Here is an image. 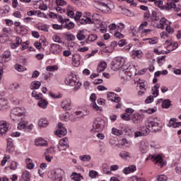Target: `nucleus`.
Returning <instances> with one entry per match:
<instances>
[{
	"instance_id": "7",
	"label": "nucleus",
	"mask_w": 181,
	"mask_h": 181,
	"mask_svg": "<svg viewBox=\"0 0 181 181\" xmlns=\"http://www.w3.org/2000/svg\"><path fill=\"white\" fill-rule=\"evenodd\" d=\"M56 135L59 136V138H62V136H64L65 135H67V129L64 127V124L62 123H58V129L56 131Z\"/></svg>"
},
{
	"instance_id": "21",
	"label": "nucleus",
	"mask_w": 181,
	"mask_h": 181,
	"mask_svg": "<svg viewBox=\"0 0 181 181\" xmlns=\"http://www.w3.org/2000/svg\"><path fill=\"white\" fill-rule=\"evenodd\" d=\"M38 100H39L37 103L38 107H40V108H42V110H46V108H47V105H49V102H47L46 99H43L42 98Z\"/></svg>"
},
{
	"instance_id": "59",
	"label": "nucleus",
	"mask_w": 181,
	"mask_h": 181,
	"mask_svg": "<svg viewBox=\"0 0 181 181\" xmlns=\"http://www.w3.org/2000/svg\"><path fill=\"white\" fill-rule=\"evenodd\" d=\"M98 175V173L95 170H90V171H89V176L92 179H95V177H97Z\"/></svg>"
},
{
	"instance_id": "64",
	"label": "nucleus",
	"mask_w": 181,
	"mask_h": 181,
	"mask_svg": "<svg viewBox=\"0 0 181 181\" xmlns=\"http://www.w3.org/2000/svg\"><path fill=\"white\" fill-rule=\"evenodd\" d=\"M60 119H62V121H69V113L62 115L60 116Z\"/></svg>"
},
{
	"instance_id": "14",
	"label": "nucleus",
	"mask_w": 181,
	"mask_h": 181,
	"mask_svg": "<svg viewBox=\"0 0 181 181\" xmlns=\"http://www.w3.org/2000/svg\"><path fill=\"white\" fill-rule=\"evenodd\" d=\"M165 45H167V50H168V52H173V50H176V49H177L179 44H177V42H170V40H167L165 42Z\"/></svg>"
},
{
	"instance_id": "23",
	"label": "nucleus",
	"mask_w": 181,
	"mask_h": 181,
	"mask_svg": "<svg viewBox=\"0 0 181 181\" xmlns=\"http://www.w3.org/2000/svg\"><path fill=\"white\" fill-rule=\"evenodd\" d=\"M149 147V143H148V141H140V151L141 152L145 153L148 151V148Z\"/></svg>"
},
{
	"instance_id": "10",
	"label": "nucleus",
	"mask_w": 181,
	"mask_h": 181,
	"mask_svg": "<svg viewBox=\"0 0 181 181\" xmlns=\"http://www.w3.org/2000/svg\"><path fill=\"white\" fill-rule=\"evenodd\" d=\"M149 159H152L153 162H156V163H160V166H163V160L162 159V156L160 155L155 154L152 156H149L146 158V160H149Z\"/></svg>"
},
{
	"instance_id": "22",
	"label": "nucleus",
	"mask_w": 181,
	"mask_h": 181,
	"mask_svg": "<svg viewBox=\"0 0 181 181\" xmlns=\"http://www.w3.org/2000/svg\"><path fill=\"white\" fill-rule=\"evenodd\" d=\"M61 107L64 110H71V100L66 99L62 101Z\"/></svg>"
},
{
	"instance_id": "27",
	"label": "nucleus",
	"mask_w": 181,
	"mask_h": 181,
	"mask_svg": "<svg viewBox=\"0 0 181 181\" xmlns=\"http://www.w3.org/2000/svg\"><path fill=\"white\" fill-rule=\"evenodd\" d=\"M1 59L4 60V62H10L11 59V52L10 51H5L1 56Z\"/></svg>"
},
{
	"instance_id": "38",
	"label": "nucleus",
	"mask_w": 181,
	"mask_h": 181,
	"mask_svg": "<svg viewBox=\"0 0 181 181\" xmlns=\"http://www.w3.org/2000/svg\"><path fill=\"white\" fill-rule=\"evenodd\" d=\"M20 45H22V39L19 37L16 38V43L11 45V49H16Z\"/></svg>"
},
{
	"instance_id": "3",
	"label": "nucleus",
	"mask_w": 181,
	"mask_h": 181,
	"mask_svg": "<svg viewBox=\"0 0 181 181\" xmlns=\"http://www.w3.org/2000/svg\"><path fill=\"white\" fill-rule=\"evenodd\" d=\"M125 59L124 57H117L115 62L112 64V69L115 71L117 70H120V73H127L128 71V68H125Z\"/></svg>"
},
{
	"instance_id": "30",
	"label": "nucleus",
	"mask_w": 181,
	"mask_h": 181,
	"mask_svg": "<svg viewBox=\"0 0 181 181\" xmlns=\"http://www.w3.org/2000/svg\"><path fill=\"white\" fill-rule=\"evenodd\" d=\"M6 151L8 152H12L13 151V140L9 138L7 139V148Z\"/></svg>"
},
{
	"instance_id": "37",
	"label": "nucleus",
	"mask_w": 181,
	"mask_h": 181,
	"mask_svg": "<svg viewBox=\"0 0 181 181\" xmlns=\"http://www.w3.org/2000/svg\"><path fill=\"white\" fill-rule=\"evenodd\" d=\"M6 105H8V100H6L4 98L0 99V111H2V110H5L6 108Z\"/></svg>"
},
{
	"instance_id": "44",
	"label": "nucleus",
	"mask_w": 181,
	"mask_h": 181,
	"mask_svg": "<svg viewBox=\"0 0 181 181\" xmlns=\"http://www.w3.org/2000/svg\"><path fill=\"white\" fill-rule=\"evenodd\" d=\"M132 56L134 59H135V57H138V59H141V57H142V52L141 50H133Z\"/></svg>"
},
{
	"instance_id": "52",
	"label": "nucleus",
	"mask_w": 181,
	"mask_h": 181,
	"mask_svg": "<svg viewBox=\"0 0 181 181\" xmlns=\"http://www.w3.org/2000/svg\"><path fill=\"white\" fill-rule=\"evenodd\" d=\"M64 28H65L66 29H69V30L74 29V23L69 22L68 23H66L65 25H64Z\"/></svg>"
},
{
	"instance_id": "32",
	"label": "nucleus",
	"mask_w": 181,
	"mask_h": 181,
	"mask_svg": "<svg viewBox=\"0 0 181 181\" xmlns=\"http://www.w3.org/2000/svg\"><path fill=\"white\" fill-rule=\"evenodd\" d=\"M80 25H87V23H93L91 18L88 17H83L78 21Z\"/></svg>"
},
{
	"instance_id": "17",
	"label": "nucleus",
	"mask_w": 181,
	"mask_h": 181,
	"mask_svg": "<svg viewBox=\"0 0 181 181\" xmlns=\"http://www.w3.org/2000/svg\"><path fill=\"white\" fill-rule=\"evenodd\" d=\"M49 50L52 53H54V54H57V53H60L62 50V46L58 44H51Z\"/></svg>"
},
{
	"instance_id": "47",
	"label": "nucleus",
	"mask_w": 181,
	"mask_h": 181,
	"mask_svg": "<svg viewBox=\"0 0 181 181\" xmlns=\"http://www.w3.org/2000/svg\"><path fill=\"white\" fill-rule=\"evenodd\" d=\"M11 159V156L9 155H4L3 160L1 162V166H5L6 165V162H9V160Z\"/></svg>"
},
{
	"instance_id": "49",
	"label": "nucleus",
	"mask_w": 181,
	"mask_h": 181,
	"mask_svg": "<svg viewBox=\"0 0 181 181\" xmlns=\"http://www.w3.org/2000/svg\"><path fill=\"white\" fill-rule=\"evenodd\" d=\"M112 134H113V135H116L117 136H119L122 135L123 132H122V130H119L117 128H112Z\"/></svg>"
},
{
	"instance_id": "4",
	"label": "nucleus",
	"mask_w": 181,
	"mask_h": 181,
	"mask_svg": "<svg viewBox=\"0 0 181 181\" xmlns=\"http://www.w3.org/2000/svg\"><path fill=\"white\" fill-rule=\"evenodd\" d=\"M104 128H105V122L103 120V119L98 117L93 121L90 132L91 134L101 132L102 131H104Z\"/></svg>"
},
{
	"instance_id": "39",
	"label": "nucleus",
	"mask_w": 181,
	"mask_h": 181,
	"mask_svg": "<svg viewBox=\"0 0 181 181\" xmlns=\"http://www.w3.org/2000/svg\"><path fill=\"white\" fill-rule=\"evenodd\" d=\"M144 40H147V42H148V43H149V45H156V43H158V42H159V39L158 38V37L147 38V39H145Z\"/></svg>"
},
{
	"instance_id": "12",
	"label": "nucleus",
	"mask_w": 181,
	"mask_h": 181,
	"mask_svg": "<svg viewBox=\"0 0 181 181\" xmlns=\"http://www.w3.org/2000/svg\"><path fill=\"white\" fill-rule=\"evenodd\" d=\"M9 128H11V125L6 122H0V135H4V134H6L7 131H9Z\"/></svg>"
},
{
	"instance_id": "33",
	"label": "nucleus",
	"mask_w": 181,
	"mask_h": 181,
	"mask_svg": "<svg viewBox=\"0 0 181 181\" xmlns=\"http://www.w3.org/2000/svg\"><path fill=\"white\" fill-rule=\"evenodd\" d=\"M64 36H65L66 40L71 42L73 40H76V36L74 34H71L70 32H66L64 34Z\"/></svg>"
},
{
	"instance_id": "9",
	"label": "nucleus",
	"mask_w": 181,
	"mask_h": 181,
	"mask_svg": "<svg viewBox=\"0 0 181 181\" xmlns=\"http://www.w3.org/2000/svg\"><path fill=\"white\" fill-rule=\"evenodd\" d=\"M63 171L61 169H57L51 172V175H52V179L54 181H63V177L62 174Z\"/></svg>"
},
{
	"instance_id": "63",
	"label": "nucleus",
	"mask_w": 181,
	"mask_h": 181,
	"mask_svg": "<svg viewBox=\"0 0 181 181\" xmlns=\"http://www.w3.org/2000/svg\"><path fill=\"white\" fill-rule=\"evenodd\" d=\"M139 136H145V133H142L141 131L140 132H134V138H139Z\"/></svg>"
},
{
	"instance_id": "50",
	"label": "nucleus",
	"mask_w": 181,
	"mask_h": 181,
	"mask_svg": "<svg viewBox=\"0 0 181 181\" xmlns=\"http://www.w3.org/2000/svg\"><path fill=\"white\" fill-rule=\"evenodd\" d=\"M119 156L122 158V159H128V158H129V153L128 151H121L119 154Z\"/></svg>"
},
{
	"instance_id": "62",
	"label": "nucleus",
	"mask_w": 181,
	"mask_h": 181,
	"mask_svg": "<svg viewBox=\"0 0 181 181\" xmlns=\"http://www.w3.org/2000/svg\"><path fill=\"white\" fill-rule=\"evenodd\" d=\"M56 4L58 6H64L67 2L64 0H56Z\"/></svg>"
},
{
	"instance_id": "53",
	"label": "nucleus",
	"mask_w": 181,
	"mask_h": 181,
	"mask_svg": "<svg viewBox=\"0 0 181 181\" xmlns=\"http://www.w3.org/2000/svg\"><path fill=\"white\" fill-rule=\"evenodd\" d=\"M59 66L54 65V66H48L46 68L47 71H56V70H58Z\"/></svg>"
},
{
	"instance_id": "60",
	"label": "nucleus",
	"mask_w": 181,
	"mask_h": 181,
	"mask_svg": "<svg viewBox=\"0 0 181 181\" xmlns=\"http://www.w3.org/2000/svg\"><path fill=\"white\" fill-rule=\"evenodd\" d=\"M113 35L117 39H123L124 37V35L119 33V31H116V33H113Z\"/></svg>"
},
{
	"instance_id": "19",
	"label": "nucleus",
	"mask_w": 181,
	"mask_h": 181,
	"mask_svg": "<svg viewBox=\"0 0 181 181\" xmlns=\"http://www.w3.org/2000/svg\"><path fill=\"white\" fill-rule=\"evenodd\" d=\"M22 173L20 181H30V173L29 171L23 170Z\"/></svg>"
},
{
	"instance_id": "2",
	"label": "nucleus",
	"mask_w": 181,
	"mask_h": 181,
	"mask_svg": "<svg viewBox=\"0 0 181 181\" xmlns=\"http://www.w3.org/2000/svg\"><path fill=\"white\" fill-rule=\"evenodd\" d=\"M26 110L22 107H15L11 110L10 118H11L13 122H18L25 119V114Z\"/></svg>"
},
{
	"instance_id": "55",
	"label": "nucleus",
	"mask_w": 181,
	"mask_h": 181,
	"mask_svg": "<svg viewBox=\"0 0 181 181\" xmlns=\"http://www.w3.org/2000/svg\"><path fill=\"white\" fill-rule=\"evenodd\" d=\"M39 30H42L43 32H49V27L47 25H41L38 26Z\"/></svg>"
},
{
	"instance_id": "8",
	"label": "nucleus",
	"mask_w": 181,
	"mask_h": 181,
	"mask_svg": "<svg viewBox=\"0 0 181 181\" xmlns=\"http://www.w3.org/2000/svg\"><path fill=\"white\" fill-rule=\"evenodd\" d=\"M67 148H69V139H67V137H64L59 141L58 149L59 152H63V151H66Z\"/></svg>"
},
{
	"instance_id": "24",
	"label": "nucleus",
	"mask_w": 181,
	"mask_h": 181,
	"mask_svg": "<svg viewBox=\"0 0 181 181\" xmlns=\"http://www.w3.org/2000/svg\"><path fill=\"white\" fill-rule=\"evenodd\" d=\"M36 146H47V141L43 138H38L35 139Z\"/></svg>"
},
{
	"instance_id": "51",
	"label": "nucleus",
	"mask_w": 181,
	"mask_h": 181,
	"mask_svg": "<svg viewBox=\"0 0 181 181\" xmlns=\"http://www.w3.org/2000/svg\"><path fill=\"white\" fill-rule=\"evenodd\" d=\"M32 97L35 98V100H40V98H42L43 97V95L40 93L37 94V93L36 91H33L31 93Z\"/></svg>"
},
{
	"instance_id": "56",
	"label": "nucleus",
	"mask_w": 181,
	"mask_h": 181,
	"mask_svg": "<svg viewBox=\"0 0 181 181\" xmlns=\"http://www.w3.org/2000/svg\"><path fill=\"white\" fill-rule=\"evenodd\" d=\"M88 42H94L97 40V35L95 34H91L88 37Z\"/></svg>"
},
{
	"instance_id": "45",
	"label": "nucleus",
	"mask_w": 181,
	"mask_h": 181,
	"mask_svg": "<svg viewBox=\"0 0 181 181\" xmlns=\"http://www.w3.org/2000/svg\"><path fill=\"white\" fill-rule=\"evenodd\" d=\"M66 10H67V13H66L67 16H69V18H74V11H73V8L69 6Z\"/></svg>"
},
{
	"instance_id": "18",
	"label": "nucleus",
	"mask_w": 181,
	"mask_h": 181,
	"mask_svg": "<svg viewBox=\"0 0 181 181\" xmlns=\"http://www.w3.org/2000/svg\"><path fill=\"white\" fill-rule=\"evenodd\" d=\"M167 6L168 9H175L176 12H179V10L176 8V4L175 3L179 2V0H166Z\"/></svg>"
},
{
	"instance_id": "25",
	"label": "nucleus",
	"mask_w": 181,
	"mask_h": 181,
	"mask_svg": "<svg viewBox=\"0 0 181 181\" xmlns=\"http://www.w3.org/2000/svg\"><path fill=\"white\" fill-rule=\"evenodd\" d=\"M105 69H107V62L102 61L98 65L97 71L98 73H101L102 71H104Z\"/></svg>"
},
{
	"instance_id": "26",
	"label": "nucleus",
	"mask_w": 181,
	"mask_h": 181,
	"mask_svg": "<svg viewBox=\"0 0 181 181\" xmlns=\"http://www.w3.org/2000/svg\"><path fill=\"white\" fill-rule=\"evenodd\" d=\"M71 179L74 181H81V180H83V179L84 178L83 177V175H81V174L73 173L71 175Z\"/></svg>"
},
{
	"instance_id": "28",
	"label": "nucleus",
	"mask_w": 181,
	"mask_h": 181,
	"mask_svg": "<svg viewBox=\"0 0 181 181\" xmlns=\"http://www.w3.org/2000/svg\"><path fill=\"white\" fill-rule=\"evenodd\" d=\"M42 86V83L38 81H34L30 84V88L31 90H38V88H40V86Z\"/></svg>"
},
{
	"instance_id": "31",
	"label": "nucleus",
	"mask_w": 181,
	"mask_h": 181,
	"mask_svg": "<svg viewBox=\"0 0 181 181\" xmlns=\"http://www.w3.org/2000/svg\"><path fill=\"white\" fill-rule=\"evenodd\" d=\"M49 125V122L46 119H40L38 121V127L40 128H46Z\"/></svg>"
},
{
	"instance_id": "34",
	"label": "nucleus",
	"mask_w": 181,
	"mask_h": 181,
	"mask_svg": "<svg viewBox=\"0 0 181 181\" xmlns=\"http://www.w3.org/2000/svg\"><path fill=\"white\" fill-rule=\"evenodd\" d=\"M125 69H128V70L124 73V74H127L129 77H131L132 74H136V69H135V66H132L130 68L126 66Z\"/></svg>"
},
{
	"instance_id": "29",
	"label": "nucleus",
	"mask_w": 181,
	"mask_h": 181,
	"mask_svg": "<svg viewBox=\"0 0 181 181\" xmlns=\"http://www.w3.org/2000/svg\"><path fill=\"white\" fill-rule=\"evenodd\" d=\"M176 119L172 118L168 124V127H172L173 128H177L180 125V122H176Z\"/></svg>"
},
{
	"instance_id": "15",
	"label": "nucleus",
	"mask_w": 181,
	"mask_h": 181,
	"mask_svg": "<svg viewBox=\"0 0 181 181\" xmlns=\"http://www.w3.org/2000/svg\"><path fill=\"white\" fill-rule=\"evenodd\" d=\"M131 119L134 124H141L142 122V115L136 112L132 115Z\"/></svg>"
},
{
	"instance_id": "40",
	"label": "nucleus",
	"mask_w": 181,
	"mask_h": 181,
	"mask_svg": "<svg viewBox=\"0 0 181 181\" xmlns=\"http://www.w3.org/2000/svg\"><path fill=\"white\" fill-rule=\"evenodd\" d=\"M79 159L82 162H90L91 160V156L87 154L82 155L79 156Z\"/></svg>"
},
{
	"instance_id": "41",
	"label": "nucleus",
	"mask_w": 181,
	"mask_h": 181,
	"mask_svg": "<svg viewBox=\"0 0 181 181\" xmlns=\"http://www.w3.org/2000/svg\"><path fill=\"white\" fill-rule=\"evenodd\" d=\"M16 32L20 35H26V33H28V30H26L23 25H21L16 30Z\"/></svg>"
},
{
	"instance_id": "20",
	"label": "nucleus",
	"mask_w": 181,
	"mask_h": 181,
	"mask_svg": "<svg viewBox=\"0 0 181 181\" xmlns=\"http://www.w3.org/2000/svg\"><path fill=\"white\" fill-rule=\"evenodd\" d=\"M136 170V166L132 165L129 167H126L123 169L122 172L124 175H129V173H134Z\"/></svg>"
},
{
	"instance_id": "48",
	"label": "nucleus",
	"mask_w": 181,
	"mask_h": 181,
	"mask_svg": "<svg viewBox=\"0 0 181 181\" xmlns=\"http://www.w3.org/2000/svg\"><path fill=\"white\" fill-rule=\"evenodd\" d=\"M76 38L78 40H84L86 39V35H84L83 30H80L76 34Z\"/></svg>"
},
{
	"instance_id": "11",
	"label": "nucleus",
	"mask_w": 181,
	"mask_h": 181,
	"mask_svg": "<svg viewBox=\"0 0 181 181\" xmlns=\"http://www.w3.org/2000/svg\"><path fill=\"white\" fill-rule=\"evenodd\" d=\"M170 21H168V19L165 18H162L160 19V23L156 25L157 29H165L168 25H170Z\"/></svg>"
},
{
	"instance_id": "16",
	"label": "nucleus",
	"mask_w": 181,
	"mask_h": 181,
	"mask_svg": "<svg viewBox=\"0 0 181 181\" xmlns=\"http://www.w3.org/2000/svg\"><path fill=\"white\" fill-rule=\"evenodd\" d=\"M80 60H81V56L78 54H74L72 57V64L74 67H78L80 66Z\"/></svg>"
},
{
	"instance_id": "1",
	"label": "nucleus",
	"mask_w": 181,
	"mask_h": 181,
	"mask_svg": "<svg viewBox=\"0 0 181 181\" xmlns=\"http://www.w3.org/2000/svg\"><path fill=\"white\" fill-rule=\"evenodd\" d=\"M162 129V125L158 117H148L145 122V127L141 128L142 134H145L144 136H147L151 134V131L153 132H159Z\"/></svg>"
},
{
	"instance_id": "36",
	"label": "nucleus",
	"mask_w": 181,
	"mask_h": 181,
	"mask_svg": "<svg viewBox=\"0 0 181 181\" xmlns=\"http://www.w3.org/2000/svg\"><path fill=\"white\" fill-rule=\"evenodd\" d=\"M25 163L27 165V168L32 170L33 168H35V163L33 162V160L31 158H26L25 159Z\"/></svg>"
},
{
	"instance_id": "13",
	"label": "nucleus",
	"mask_w": 181,
	"mask_h": 181,
	"mask_svg": "<svg viewBox=\"0 0 181 181\" xmlns=\"http://www.w3.org/2000/svg\"><path fill=\"white\" fill-rule=\"evenodd\" d=\"M107 97L110 101H113L114 103H119V101H121V98L112 92H108Z\"/></svg>"
},
{
	"instance_id": "6",
	"label": "nucleus",
	"mask_w": 181,
	"mask_h": 181,
	"mask_svg": "<svg viewBox=\"0 0 181 181\" xmlns=\"http://www.w3.org/2000/svg\"><path fill=\"white\" fill-rule=\"evenodd\" d=\"M108 28L110 33L114 35V33L117 32H121V30H124V29H125V25L122 23H119L117 25L115 23H112L108 26Z\"/></svg>"
},
{
	"instance_id": "35",
	"label": "nucleus",
	"mask_w": 181,
	"mask_h": 181,
	"mask_svg": "<svg viewBox=\"0 0 181 181\" xmlns=\"http://www.w3.org/2000/svg\"><path fill=\"white\" fill-rule=\"evenodd\" d=\"M98 4L99 6H102V9L103 12H110V6H108V4L103 2V1H98Z\"/></svg>"
},
{
	"instance_id": "61",
	"label": "nucleus",
	"mask_w": 181,
	"mask_h": 181,
	"mask_svg": "<svg viewBox=\"0 0 181 181\" xmlns=\"http://www.w3.org/2000/svg\"><path fill=\"white\" fill-rule=\"evenodd\" d=\"M3 32L4 33V35H12V30L11 28H4Z\"/></svg>"
},
{
	"instance_id": "46",
	"label": "nucleus",
	"mask_w": 181,
	"mask_h": 181,
	"mask_svg": "<svg viewBox=\"0 0 181 181\" xmlns=\"http://www.w3.org/2000/svg\"><path fill=\"white\" fill-rule=\"evenodd\" d=\"M18 87H21V85L18 82L13 83L9 86V88L11 91H16Z\"/></svg>"
},
{
	"instance_id": "5",
	"label": "nucleus",
	"mask_w": 181,
	"mask_h": 181,
	"mask_svg": "<svg viewBox=\"0 0 181 181\" xmlns=\"http://www.w3.org/2000/svg\"><path fill=\"white\" fill-rule=\"evenodd\" d=\"M65 83L66 86H71L72 87H74V90H78L81 87V83H79L77 81V78H76L75 75H69L66 77L65 80Z\"/></svg>"
},
{
	"instance_id": "58",
	"label": "nucleus",
	"mask_w": 181,
	"mask_h": 181,
	"mask_svg": "<svg viewBox=\"0 0 181 181\" xmlns=\"http://www.w3.org/2000/svg\"><path fill=\"white\" fill-rule=\"evenodd\" d=\"M158 181H168V176L165 175H160L157 177Z\"/></svg>"
},
{
	"instance_id": "42",
	"label": "nucleus",
	"mask_w": 181,
	"mask_h": 181,
	"mask_svg": "<svg viewBox=\"0 0 181 181\" xmlns=\"http://www.w3.org/2000/svg\"><path fill=\"white\" fill-rule=\"evenodd\" d=\"M155 5L158 6V8H160L161 9H169L168 6L163 5V1H155Z\"/></svg>"
},
{
	"instance_id": "43",
	"label": "nucleus",
	"mask_w": 181,
	"mask_h": 181,
	"mask_svg": "<svg viewBox=\"0 0 181 181\" xmlns=\"http://www.w3.org/2000/svg\"><path fill=\"white\" fill-rule=\"evenodd\" d=\"M17 128L18 129H20V130L25 129V128H26V122L24 121L23 119L18 121Z\"/></svg>"
},
{
	"instance_id": "54",
	"label": "nucleus",
	"mask_w": 181,
	"mask_h": 181,
	"mask_svg": "<svg viewBox=\"0 0 181 181\" xmlns=\"http://www.w3.org/2000/svg\"><path fill=\"white\" fill-rule=\"evenodd\" d=\"M162 107L163 108H170V100H165L163 102Z\"/></svg>"
},
{
	"instance_id": "57",
	"label": "nucleus",
	"mask_w": 181,
	"mask_h": 181,
	"mask_svg": "<svg viewBox=\"0 0 181 181\" xmlns=\"http://www.w3.org/2000/svg\"><path fill=\"white\" fill-rule=\"evenodd\" d=\"M121 117L122 119H124V121H129L131 119V116L129 115V114L127 112H125L123 115H121Z\"/></svg>"
}]
</instances>
